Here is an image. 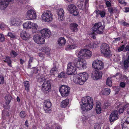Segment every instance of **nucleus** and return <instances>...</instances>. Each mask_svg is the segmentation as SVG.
I'll use <instances>...</instances> for the list:
<instances>
[{"mask_svg": "<svg viewBox=\"0 0 129 129\" xmlns=\"http://www.w3.org/2000/svg\"><path fill=\"white\" fill-rule=\"evenodd\" d=\"M128 62L127 60H125L123 63L124 67L123 69L124 70L127 69L128 67Z\"/></svg>", "mask_w": 129, "mask_h": 129, "instance_id": "f704fd0d", "label": "nucleus"}, {"mask_svg": "<svg viewBox=\"0 0 129 129\" xmlns=\"http://www.w3.org/2000/svg\"><path fill=\"white\" fill-rule=\"evenodd\" d=\"M81 102L83 105L81 104V108L83 111H87L91 109L93 106V100L89 96H86L82 98Z\"/></svg>", "mask_w": 129, "mask_h": 129, "instance_id": "f03ea898", "label": "nucleus"}, {"mask_svg": "<svg viewBox=\"0 0 129 129\" xmlns=\"http://www.w3.org/2000/svg\"><path fill=\"white\" fill-rule=\"evenodd\" d=\"M123 78L124 79L125 81L126 82H127L128 81V78L126 75H124L123 76Z\"/></svg>", "mask_w": 129, "mask_h": 129, "instance_id": "13d9d810", "label": "nucleus"}, {"mask_svg": "<svg viewBox=\"0 0 129 129\" xmlns=\"http://www.w3.org/2000/svg\"><path fill=\"white\" fill-rule=\"evenodd\" d=\"M57 70L56 68V66L54 64L53 67L50 71V73L51 75H54L57 73Z\"/></svg>", "mask_w": 129, "mask_h": 129, "instance_id": "a878e982", "label": "nucleus"}, {"mask_svg": "<svg viewBox=\"0 0 129 129\" xmlns=\"http://www.w3.org/2000/svg\"><path fill=\"white\" fill-rule=\"evenodd\" d=\"M118 76L119 78H120V79H122V75L120 73H117L115 75H113V76H111V77L112 78V77H115L116 76Z\"/></svg>", "mask_w": 129, "mask_h": 129, "instance_id": "79ce46f5", "label": "nucleus"}, {"mask_svg": "<svg viewBox=\"0 0 129 129\" xmlns=\"http://www.w3.org/2000/svg\"><path fill=\"white\" fill-rule=\"evenodd\" d=\"M83 2L81 1H78L77 3V5L78 6L80 9H82L83 7Z\"/></svg>", "mask_w": 129, "mask_h": 129, "instance_id": "e433bc0d", "label": "nucleus"}, {"mask_svg": "<svg viewBox=\"0 0 129 129\" xmlns=\"http://www.w3.org/2000/svg\"><path fill=\"white\" fill-rule=\"evenodd\" d=\"M24 85L25 87V89L27 92H28L29 90V84L28 81H26L24 82Z\"/></svg>", "mask_w": 129, "mask_h": 129, "instance_id": "7c9ffc66", "label": "nucleus"}, {"mask_svg": "<svg viewBox=\"0 0 129 129\" xmlns=\"http://www.w3.org/2000/svg\"><path fill=\"white\" fill-rule=\"evenodd\" d=\"M88 77L87 74L85 72L81 73L78 74L74 80L76 84L81 85L83 84Z\"/></svg>", "mask_w": 129, "mask_h": 129, "instance_id": "20e7f679", "label": "nucleus"}, {"mask_svg": "<svg viewBox=\"0 0 129 129\" xmlns=\"http://www.w3.org/2000/svg\"><path fill=\"white\" fill-rule=\"evenodd\" d=\"M70 88L68 86L62 85L60 87L59 91L63 97L67 96L70 93Z\"/></svg>", "mask_w": 129, "mask_h": 129, "instance_id": "9d476101", "label": "nucleus"}, {"mask_svg": "<svg viewBox=\"0 0 129 129\" xmlns=\"http://www.w3.org/2000/svg\"><path fill=\"white\" fill-rule=\"evenodd\" d=\"M27 18L29 20L35 19L36 17V14L35 11L32 9L28 10L26 13Z\"/></svg>", "mask_w": 129, "mask_h": 129, "instance_id": "dca6fc26", "label": "nucleus"}, {"mask_svg": "<svg viewBox=\"0 0 129 129\" xmlns=\"http://www.w3.org/2000/svg\"><path fill=\"white\" fill-rule=\"evenodd\" d=\"M65 76V73L63 72H62L60 74H59L58 77L59 78H64Z\"/></svg>", "mask_w": 129, "mask_h": 129, "instance_id": "49530a36", "label": "nucleus"}, {"mask_svg": "<svg viewBox=\"0 0 129 129\" xmlns=\"http://www.w3.org/2000/svg\"><path fill=\"white\" fill-rule=\"evenodd\" d=\"M41 51L47 54H49L50 52V48L47 47L42 48Z\"/></svg>", "mask_w": 129, "mask_h": 129, "instance_id": "c85d7f7f", "label": "nucleus"}, {"mask_svg": "<svg viewBox=\"0 0 129 129\" xmlns=\"http://www.w3.org/2000/svg\"><path fill=\"white\" fill-rule=\"evenodd\" d=\"M57 14L58 16V19L59 21H63L64 19V12L62 9H58L57 11Z\"/></svg>", "mask_w": 129, "mask_h": 129, "instance_id": "6ab92c4d", "label": "nucleus"}, {"mask_svg": "<svg viewBox=\"0 0 129 129\" xmlns=\"http://www.w3.org/2000/svg\"><path fill=\"white\" fill-rule=\"evenodd\" d=\"M53 15L51 11L49 10H46L42 14V17L43 20L47 22L51 21L53 18Z\"/></svg>", "mask_w": 129, "mask_h": 129, "instance_id": "1a4fd4ad", "label": "nucleus"}, {"mask_svg": "<svg viewBox=\"0 0 129 129\" xmlns=\"http://www.w3.org/2000/svg\"><path fill=\"white\" fill-rule=\"evenodd\" d=\"M25 61L23 60L22 59H20V62L21 64H22Z\"/></svg>", "mask_w": 129, "mask_h": 129, "instance_id": "e2e57ef3", "label": "nucleus"}, {"mask_svg": "<svg viewBox=\"0 0 129 129\" xmlns=\"http://www.w3.org/2000/svg\"><path fill=\"white\" fill-rule=\"evenodd\" d=\"M100 44L99 42L95 41L94 42L91 43L89 45V47L91 48H96Z\"/></svg>", "mask_w": 129, "mask_h": 129, "instance_id": "cd10ccee", "label": "nucleus"}, {"mask_svg": "<svg viewBox=\"0 0 129 129\" xmlns=\"http://www.w3.org/2000/svg\"><path fill=\"white\" fill-rule=\"evenodd\" d=\"M101 51L105 56H110L112 54L109 45L106 43H103L101 46Z\"/></svg>", "mask_w": 129, "mask_h": 129, "instance_id": "423d86ee", "label": "nucleus"}, {"mask_svg": "<svg viewBox=\"0 0 129 129\" xmlns=\"http://www.w3.org/2000/svg\"><path fill=\"white\" fill-rule=\"evenodd\" d=\"M52 104L49 100H45L44 103V109L46 113H50L51 111Z\"/></svg>", "mask_w": 129, "mask_h": 129, "instance_id": "9b49d317", "label": "nucleus"}, {"mask_svg": "<svg viewBox=\"0 0 129 129\" xmlns=\"http://www.w3.org/2000/svg\"><path fill=\"white\" fill-rule=\"evenodd\" d=\"M125 48V46L122 45L121 46L119 47L118 49V52L122 51Z\"/></svg>", "mask_w": 129, "mask_h": 129, "instance_id": "a19ab883", "label": "nucleus"}, {"mask_svg": "<svg viewBox=\"0 0 129 129\" xmlns=\"http://www.w3.org/2000/svg\"><path fill=\"white\" fill-rule=\"evenodd\" d=\"M108 106V104L107 103H104V107L105 109H106Z\"/></svg>", "mask_w": 129, "mask_h": 129, "instance_id": "69168bd1", "label": "nucleus"}, {"mask_svg": "<svg viewBox=\"0 0 129 129\" xmlns=\"http://www.w3.org/2000/svg\"><path fill=\"white\" fill-rule=\"evenodd\" d=\"M28 121L27 120L26 121L25 123V125L27 127H28Z\"/></svg>", "mask_w": 129, "mask_h": 129, "instance_id": "338daca9", "label": "nucleus"}, {"mask_svg": "<svg viewBox=\"0 0 129 129\" xmlns=\"http://www.w3.org/2000/svg\"><path fill=\"white\" fill-rule=\"evenodd\" d=\"M76 63V68H79V69H84L86 68V62L85 60L82 59H78Z\"/></svg>", "mask_w": 129, "mask_h": 129, "instance_id": "ddd939ff", "label": "nucleus"}, {"mask_svg": "<svg viewBox=\"0 0 129 129\" xmlns=\"http://www.w3.org/2000/svg\"><path fill=\"white\" fill-rule=\"evenodd\" d=\"M6 25L3 23H0V28L2 30L4 29V28L6 27Z\"/></svg>", "mask_w": 129, "mask_h": 129, "instance_id": "a18cd8bd", "label": "nucleus"}, {"mask_svg": "<svg viewBox=\"0 0 129 129\" xmlns=\"http://www.w3.org/2000/svg\"><path fill=\"white\" fill-rule=\"evenodd\" d=\"M105 26L102 24L101 22L95 23L92 27V29L93 31L96 32L97 34H103L105 30Z\"/></svg>", "mask_w": 129, "mask_h": 129, "instance_id": "39448f33", "label": "nucleus"}, {"mask_svg": "<svg viewBox=\"0 0 129 129\" xmlns=\"http://www.w3.org/2000/svg\"><path fill=\"white\" fill-rule=\"evenodd\" d=\"M76 63L74 62L69 63L67 66V73L69 75H72L76 73Z\"/></svg>", "mask_w": 129, "mask_h": 129, "instance_id": "6e6552de", "label": "nucleus"}, {"mask_svg": "<svg viewBox=\"0 0 129 129\" xmlns=\"http://www.w3.org/2000/svg\"><path fill=\"white\" fill-rule=\"evenodd\" d=\"M4 59H5L4 61L5 62H7L8 63V66L10 67H11V61L9 56H7L5 57Z\"/></svg>", "mask_w": 129, "mask_h": 129, "instance_id": "c756f323", "label": "nucleus"}, {"mask_svg": "<svg viewBox=\"0 0 129 129\" xmlns=\"http://www.w3.org/2000/svg\"><path fill=\"white\" fill-rule=\"evenodd\" d=\"M127 123H124L122 126V129H129L127 127Z\"/></svg>", "mask_w": 129, "mask_h": 129, "instance_id": "09e8293b", "label": "nucleus"}, {"mask_svg": "<svg viewBox=\"0 0 129 129\" xmlns=\"http://www.w3.org/2000/svg\"><path fill=\"white\" fill-rule=\"evenodd\" d=\"M31 22L30 21H27L24 23L23 26L24 28L30 29V27L31 25Z\"/></svg>", "mask_w": 129, "mask_h": 129, "instance_id": "473e14b6", "label": "nucleus"}, {"mask_svg": "<svg viewBox=\"0 0 129 129\" xmlns=\"http://www.w3.org/2000/svg\"><path fill=\"white\" fill-rule=\"evenodd\" d=\"M13 0H0V9L4 10L8 6L9 2Z\"/></svg>", "mask_w": 129, "mask_h": 129, "instance_id": "f3484780", "label": "nucleus"}, {"mask_svg": "<svg viewBox=\"0 0 129 129\" xmlns=\"http://www.w3.org/2000/svg\"><path fill=\"white\" fill-rule=\"evenodd\" d=\"M68 9L71 14L75 16L77 15L78 13L77 10L76 9L75 6L73 4L69 5L68 7Z\"/></svg>", "mask_w": 129, "mask_h": 129, "instance_id": "2eb2a0df", "label": "nucleus"}, {"mask_svg": "<svg viewBox=\"0 0 129 129\" xmlns=\"http://www.w3.org/2000/svg\"><path fill=\"white\" fill-rule=\"evenodd\" d=\"M33 59V57H30L28 61L29 63H31L32 62Z\"/></svg>", "mask_w": 129, "mask_h": 129, "instance_id": "052dcab7", "label": "nucleus"}, {"mask_svg": "<svg viewBox=\"0 0 129 129\" xmlns=\"http://www.w3.org/2000/svg\"><path fill=\"white\" fill-rule=\"evenodd\" d=\"M120 4L125 5L126 4V3L125 2L124 0H118Z\"/></svg>", "mask_w": 129, "mask_h": 129, "instance_id": "864d4df0", "label": "nucleus"}, {"mask_svg": "<svg viewBox=\"0 0 129 129\" xmlns=\"http://www.w3.org/2000/svg\"><path fill=\"white\" fill-rule=\"evenodd\" d=\"M37 78L38 81L40 82L45 81L42 85V89L44 92L47 93L48 91V92L51 88L50 81L49 80H47L43 74H42L39 78L37 76Z\"/></svg>", "mask_w": 129, "mask_h": 129, "instance_id": "7ed1b4c3", "label": "nucleus"}, {"mask_svg": "<svg viewBox=\"0 0 129 129\" xmlns=\"http://www.w3.org/2000/svg\"><path fill=\"white\" fill-rule=\"evenodd\" d=\"M41 35H35L33 37L35 42L39 44H43L45 42V37L49 38L51 34L50 30L47 28L41 30Z\"/></svg>", "mask_w": 129, "mask_h": 129, "instance_id": "f257e3e1", "label": "nucleus"}, {"mask_svg": "<svg viewBox=\"0 0 129 129\" xmlns=\"http://www.w3.org/2000/svg\"><path fill=\"white\" fill-rule=\"evenodd\" d=\"M129 106V105L128 104H126L125 105H124L123 107V108L124 110H125L126 109V108L128 107Z\"/></svg>", "mask_w": 129, "mask_h": 129, "instance_id": "0e129e2a", "label": "nucleus"}, {"mask_svg": "<svg viewBox=\"0 0 129 129\" xmlns=\"http://www.w3.org/2000/svg\"><path fill=\"white\" fill-rule=\"evenodd\" d=\"M20 36L23 40H27L30 38V34L26 31H23L20 34Z\"/></svg>", "mask_w": 129, "mask_h": 129, "instance_id": "412c9836", "label": "nucleus"}, {"mask_svg": "<svg viewBox=\"0 0 129 129\" xmlns=\"http://www.w3.org/2000/svg\"><path fill=\"white\" fill-rule=\"evenodd\" d=\"M91 52L87 49H81L79 52L78 55L79 58H84L85 59L89 58L91 56Z\"/></svg>", "mask_w": 129, "mask_h": 129, "instance_id": "0eeeda50", "label": "nucleus"}, {"mask_svg": "<svg viewBox=\"0 0 129 129\" xmlns=\"http://www.w3.org/2000/svg\"><path fill=\"white\" fill-rule=\"evenodd\" d=\"M26 115L25 112L24 111H22L20 113V116L21 118H24Z\"/></svg>", "mask_w": 129, "mask_h": 129, "instance_id": "58836bf2", "label": "nucleus"}, {"mask_svg": "<svg viewBox=\"0 0 129 129\" xmlns=\"http://www.w3.org/2000/svg\"><path fill=\"white\" fill-rule=\"evenodd\" d=\"M8 35L12 38H14L15 37L16 35L12 33L11 32L9 33Z\"/></svg>", "mask_w": 129, "mask_h": 129, "instance_id": "ea45409f", "label": "nucleus"}, {"mask_svg": "<svg viewBox=\"0 0 129 129\" xmlns=\"http://www.w3.org/2000/svg\"><path fill=\"white\" fill-rule=\"evenodd\" d=\"M15 23V26H18L20 25L21 23L20 20L18 18H16Z\"/></svg>", "mask_w": 129, "mask_h": 129, "instance_id": "4c0bfd02", "label": "nucleus"}, {"mask_svg": "<svg viewBox=\"0 0 129 129\" xmlns=\"http://www.w3.org/2000/svg\"><path fill=\"white\" fill-rule=\"evenodd\" d=\"M110 89L107 88L103 89L101 91V93L103 95H108L110 94Z\"/></svg>", "mask_w": 129, "mask_h": 129, "instance_id": "393cba45", "label": "nucleus"}, {"mask_svg": "<svg viewBox=\"0 0 129 129\" xmlns=\"http://www.w3.org/2000/svg\"><path fill=\"white\" fill-rule=\"evenodd\" d=\"M106 4L107 7H110L111 6L110 3L109 1H107L106 2Z\"/></svg>", "mask_w": 129, "mask_h": 129, "instance_id": "5fc2aeb1", "label": "nucleus"}, {"mask_svg": "<svg viewBox=\"0 0 129 129\" xmlns=\"http://www.w3.org/2000/svg\"><path fill=\"white\" fill-rule=\"evenodd\" d=\"M77 47V45L75 42H73V41H70L69 44L67 45L65 48L66 50H68L76 48Z\"/></svg>", "mask_w": 129, "mask_h": 129, "instance_id": "aec40b11", "label": "nucleus"}, {"mask_svg": "<svg viewBox=\"0 0 129 129\" xmlns=\"http://www.w3.org/2000/svg\"><path fill=\"white\" fill-rule=\"evenodd\" d=\"M58 42L59 46H63L66 43V40L64 37H61L58 39Z\"/></svg>", "mask_w": 129, "mask_h": 129, "instance_id": "b1692460", "label": "nucleus"}, {"mask_svg": "<svg viewBox=\"0 0 129 129\" xmlns=\"http://www.w3.org/2000/svg\"><path fill=\"white\" fill-rule=\"evenodd\" d=\"M15 21L16 19H14L11 20V22L12 25L15 26Z\"/></svg>", "mask_w": 129, "mask_h": 129, "instance_id": "603ef678", "label": "nucleus"}, {"mask_svg": "<svg viewBox=\"0 0 129 129\" xmlns=\"http://www.w3.org/2000/svg\"><path fill=\"white\" fill-rule=\"evenodd\" d=\"M118 117L117 111L116 110H115L110 115L109 120L110 122H112L117 119Z\"/></svg>", "mask_w": 129, "mask_h": 129, "instance_id": "a211bd4d", "label": "nucleus"}, {"mask_svg": "<svg viewBox=\"0 0 129 129\" xmlns=\"http://www.w3.org/2000/svg\"><path fill=\"white\" fill-rule=\"evenodd\" d=\"M111 77H109L108 78L106 81L107 84L109 86H110L112 84V79Z\"/></svg>", "mask_w": 129, "mask_h": 129, "instance_id": "c9c22d12", "label": "nucleus"}, {"mask_svg": "<svg viewBox=\"0 0 129 129\" xmlns=\"http://www.w3.org/2000/svg\"><path fill=\"white\" fill-rule=\"evenodd\" d=\"M92 66L93 67L97 70H101L103 68V63L102 61L96 60L94 61Z\"/></svg>", "mask_w": 129, "mask_h": 129, "instance_id": "f8f14e48", "label": "nucleus"}, {"mask_svg": "<svg viewBox=\"0 0 129 129\" xmlns=\"http://www.w3.org/2000/svg\"><path fill=\"white\" fill-rule=\"evenodd\" d=\"M5 99L6 101L7 104H8L12 99V96L9 94L6 95L5 97Z\"/></svg>", "mask_w": 129, "mask_h": 129, "instance_id": "2f4dec72", "label": "nucleus"}, {"mask_svg": "<svg viewBox=\"0 0 129 129\" xmlns=\"http://www.w3.org/2000/svg\"><path fill=\"white\" fill-rule=\"evenodd\" d=\"M4 82V78L3 77L0 75V84H3Z\"/></svg>", "mask_w": 129, "mask_h": 129, "instance_id": "c03bdc74", "label": "nucleus"}, {"mask_svg": "<svg viewBox=\"0 0 129 129\" xmlns=\"http://www.w3.org/2000/svg\"><path fill=\"white\" fill-rule=\"evenodd\" d=\"M11 54H12L14 57H16L18 55V54L14 51H12L11 52Z\"/></svg>", "mask_w": 129, "mask_h": 129, "instance_id": "3c124183", "label": "nucleus"}, {"mask_svg": "<svg viewBox=\"0 0 129 129\" xmlns=\"http://www.w3.org/2000/svg\"><path fill=\"white\" fill-rule=\"evenodd\" d=\"M90 36L93 39H95V37L94 35V33L91 34L90 35Z\"/></svg>", "mask_w": 129, "mask_h": 129, "instance_id": "bf43d9fd", "label": "nucleus"}, {"mask_svg": "<svg viewBox=\"0 0 129 129\" xmlns=\"http://www.w3.org/2000/svg\"><path fill=\"white\" fill-rule=\"evenodd\" d=\"M124 110L123 107H122L119 109V112L120 113H122L123 112Z\"/></svg>", "mask_w": 129, "mask_h": 129, "instance_id": "6e6d98bb", "label": "nucleus"}, {"mask_svg": "<svg viewBox=\"0 0 129 129\" xmlns=\"http://www.w3.org/2000/svg\"><path fill=\"white\" fill-rule=\"evenodd\" d=\"M31 25L30 27V28H32L33 30L32 32L33 33H36L37 32V29L38 28V26L37 24L35 23H33L31 22Z\"/></svg>", "mask_w": 129, "mask_h": 129, "instance_id": "4be33fe9", "label": "nucleus"}, {"mask_svg": "<svg viewBox=\"0 0 129 129\" xmlns=\"http://www.w3.org/2000/svg\"><path fill=\"white\" fill-rule=\"evenodd\" d=\"M5 40V38L4 35L2 34H0V41L3 42Z\"/></svg>", "mask_w": 129, "mask_h": 129, "instance_id": "37998d69", "label": "nucleus"}, {"mask_svg": "<svg viewBox=\"0 0 129 129\" xmlns=\"http://www.w3.org/2000/svg\"><path fill=\"white\" fill-rule=\"evenodd\" d=\"M69 100L68 99H66L63 100L61 103V106L62 107H64L69 104Z\"/></svg>", "mask_w": 129, "mask_h": 129, "instance_id": "bb28decb", "label": "nucleus"}, {"mask_svg": "<svg viewBox=\"0 0 129 129\" xmlns=\"http://www.w3.org/2000/svg\"><path fill=\"white\" fill-rule=\"evenodd\" d=\"M125 83L123 82H121L120 84V86L122 87V88H124L125 87Z\"/></svg>", "mask_w": 129, "mask_h": 129, "instance_id": "4d7b16f0", "label": "nucleus"}, {"mask_svg": "<svg viewBox=\"0 0 129 129\" xmlns=\"http://www.w3.org/2000/svg\"><path fill=\"white\" fill-rule=\"evenodd\" d=\"M125 12H129V8H125Z\"/></svg>", "mask_w": 129, "mask_h": 129, "instance_id": "774afa93", "label": "nucleus"}, {"mask_svg": "<svg viewBox=\"0 0 129 129\" xmlns=\"http://www.w3.org/2000/svg\"><path fill=\"white\" fill-rule=\"evenodd\" d=\"M96 112L98 114L100 113L101 111V108H96Z\"/></svg>", "mask_w": 129, "mask_h": 129, "instance_id": "8fccbe9b", "label": "nucleus"}, {"mask_svg": "<svg viewBox=\"0 0 129 129\" xmlns=\"http://www.w3.org/2000/svg\"><path fill=\"white\" fill-rule=\"evenodd\" d=\"M77 26L78 25L75 23H71L70 25V28L72 31L77 30Z\"/></svg>", "mask_w": 129, "mask_h": 129, "instance_id": "5701e85b", "label": "nucleus"}, {"mask_svg": "<svg viewBox=\"0 0 129 129\" xmlns=\"http://www.w3.org/2000/svg\"><path fill=\"white\" fill-rule=\"evenodd\" d=\"M96 13L97 14H100L102 17H105L106 14V12L105 11L98 10L96 12Z\"/></svg>", "mask_w": 129, "mask_h": 129, "instance_id": "72a5a7b5", "label": "nucleus"}, {"mask_svg": "<svg viewBox=\"0 0 129 129\" xmlns=\"http://www.w3.org/2000/svg\"><path fill=\"white\" fill-rule=\"evenodd\" d=\"M108 10L109 12H110L111 14L113 13L114 9L112 7H109L108 8Z\"/></svg>", "mask_w": 129, "mask_h": 129, "instance_id": "de8ad7c7", "label": "nucleus"}, {"mask_svg": "<svg viewBox=\"0 0 129 129\" xmlns=\"http://www.w3.org/2000/svg\"><path fill=\"white\" fill-rule=\"evenodd\" d=\"M103 73L101 71H93L91 73V77L93 80H97L101 78Z\"/></svg>", "mask_w": 129, "mask_h": 129, "instance_id": "4468645a", "label": "nucleus"}, {"mask_svg": "<svg viewBox=\"0 0 129 129\" xmlns=\"http://www.w3.org/2000/svg\"><path fill=\"white\" fill-rule=\"evenodd\" d=\"M125 50L126 51H129V45H127L125 47Z\"/></svg>", "mask_w": 129, "mask_h": 129, "instance_id": "680f3d73", "label": "nucleus"}]
</instances>
